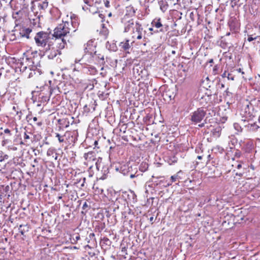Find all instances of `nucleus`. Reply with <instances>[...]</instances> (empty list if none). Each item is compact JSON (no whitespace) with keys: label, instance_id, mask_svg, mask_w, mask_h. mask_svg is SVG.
<instances>
[{"label":"nucleus","instance_id":"obj_41","mask_svg":"<svg viewBox=\"0 0 260 260\" xmlns=\"http://www.w3.org/2000/svg\"><path fill=\"white\" fill-rule=\"evenodd\" d=\"M75 238H76V240H78L80 239V236H76Z\"/></svg>","mask_w":260,"mask_h":260},{"label":"nucleus","instance_id":"obj_42","mask_svg":"<svg viewBox=\"0 0 260 260\" xmlns=\"http://www.w3.org/2000/svg\"><path fill=\"white\" fill-rule=\"evenodd\" d=\"M198 159H201L202 158V156L199 155L197 157Z\"/></svg>","mask_w":260,"mask_h":260},{"label":"nucleus","instance_id":"obj_40","mask_svg":"<svg viewBox=\"0 0 260 260\" xmlns=\"http://www.w3.org/2000/svg\"><path fill=\"white\" fill-rule=\"evenodd\" d=\"M241 167H242L241 165L239 164H238V165H237V168H238V169H240V168H241Z\"/></svg>","mask_w":260,"mask_h":260},{"label":"nucleus","instance_id":"obj_32","mask_svg":"<svg viewBox=\"0 0 260 260\" xmlns=\"http://www.w3.org/2000/svg\"><path fill=\"white\" fill-rule=\"evenodd\" d=\"M82 8L84 10H86L88 9V7L85 5L82 6Z\"/></svg>","mask_w":260,"mask_h":260},{"label":"nucleus","instance_id":"obj_48","mask_svg":"<svg viewBox=\"0 0 260 260\" xmlns=\"http://www.w3.org/2000/svg\"><path fill=\"white\" fill-rule=\"evenodd\" d=\"M175 53H176V52H175V51H174V50H173V51H172V53L173 54H175Z\"/></svg>","mask_w":260,"mask_h":260},{"label":"nucleus","instance_id":"obj_49","mask_svg":"<svg viewBox=\"0 0 260 260\" xmlns=\"http://www.w3.org/2000/svg\"><path fill=\"white\" fill-rule=\"evenodd\" d=\"M100 59H102V60H104V56H102L100 58Z\"/></svg>","mask_w":260,"mask_h":260},{"label":"nucleus","instance_id":"obj_47","mask_svg":"<svg viewBox=\"0 0 260 260\" xmlns=\"http://www.w3.org/2000/svg\"><path fill=\"white\" fill-rule=\"evenodd\" d=\"M221 88H224V85L223 84H221Z\"/></svg>","mask_w":260,"mask_h":260},{"label":"nucleus","instance_id":"obj_20","mask_svg":"<svg viewBox=\"0 0 260 260\" xmlns=\"http://www.w3.org/2000/svg\"><path fill=\"white\" fill-rule=\"evenodd\" d=\"M93 157V152H89L84 154V158L86 160L91 159Z\"/></svg>","mask_w":260,"mask_h":260},{"label":"nucleus","instance_id":"obj_15","mask_svg":"<svg viewBox=\"0 0 260 260\" xmlns=\"http://www.w3.org/2000/svg\"><path fill=\"white\" fill-rule=\"evenodd\" d=\"M254 148V144L252 141H249L246 144V151L250 152Z\"/></svg>","mask_w":260,"mask_h":260},{"label":"nucleus","instance_id":"obj_33","mask_svg":"<svg viewBox=\"0 0 260 260\" xmlns=\"http://www.w3.org/2000/svg\"><path fill=\"white\" fill-rule=\"evenodd\" d=\"M222 77H227L226 72H225L224 73H223V74L222 75Z\"/></svg>","mask_w":260,"mask_h":260},{"label":"nucleus","instance_id":"obj_29","mask_svg":"<svg viewBox=\"0 0 260 260\" xmlns=\"http://www.w3.org/2000/svg\"><path fill=\"white\" fill-rule=\"evenodd\" d=\"M105 6L107 7V8H109V6H110V3L108 1H106L105 2Z\"/></svg>","mask_w":260,"mask_h":260},{"label":"nucleus","instance_id":"obj_35","mask_svg":"<svg viewBox=\"0 0 260 260\" xmlns=\"http://www.w3.org/2000/svg\"><path fill=\"white\" fill-rule=\"evenodd\" d=\"M204 126V123H202L201 124H199V126L200 127H202Z\"/></svg>","mask_w":260,"mask_h":260},{"label":"nucleus","instance_id":"obj_5","mask_svg":"<svg viewBox=\"0 0 260 260\" xmlns=\"http://www.w3.org/2000/svg\"><path fill=\"white\" fill-rule=\"evenodd\" d=\"M143 28L142 25L139 23H136L133 27V30L132 37L133 39L141 40L142 39Z\"/></svg>","mask_w":260,"mask_h":260},{"label":"nucleus","instance_id":"obj_27","mask_svg":"<svg viewBox=\"0 0 260 260\" xmlns=\"http://www.w3.org/2000/svg\"><path fill=\"white\" fill-rule=\"evenodd\" d=\"M4 133H5V134H9V135H11V132H10V131L9 129H8V128H6V129H5L4 130Z\"/></svg>","mask_w":260,"mask_h":260},{"label":"nucleus","instance_id":"obj_7","mask_svg":"<svg viewBox=\"0 0 260 260\" xmlns=\"http://www.w3.org/2000/svg\"><path fill=\"white\" fill-rule=\"evenodd\" d=\"M120 171L124 175H128L133 172V167L130 162H127L120 167Z\"/></svg>","mask_w":260,"mask_h":260},{"label":"nucleus","instance_id":"obj_6","mask_svg":"<svg viewBox=\"0 0 260 260\" xmlns=\"http://www.w3.org/2000/svg\"><path fill=\"white\" fill-rule=\"evenodd\" d=\"M122 22L124 25V32L129 31L131 29L133 30V27H134L135 25V24H134L133 19H130L127 20L126 17L125 16L123 18H122Z\"/></svg>","mask_w":260,"mask_h":260},{"label":"nucleus","instance_id":"obj_12","mask_svg":"<svg viewBox=\"0 0 260 260\" xmlns=\"http://www.w3.org/2000/svg\"><path fill=\"white\" fill-rule=\"evenodd\" d=\"M31 32V29L29 28H25L21 30L19 34L21 37H26L27 39H29V35Z\"/></svg>","mask_w":260,"mask_h":260},{"label":"nucleus","instance_id":"obj_34","mask_svg":"<svg viewBox=\"0 0 260 260\" xmlns=\"http://www.w3.org/2000/svg\"><path fill=\"white\" fill-rule=\"evenodd\" d=\"M237 71H238V72H240V73H242V74H244V72H242L241 69L240 68L239 69L237 70Z\"/></svg>","mask_w":260,"mask_h":260},{"label":"nucleus","instance_id":"obj_25","mask_svg":"<svg viewBox=\"0 0 260 260\" xmlns=\"http://www.w3.org/2000/svg\"><path fill=\"white\" fill-rule=\"evenodd\" d=\"M177 176H172L171 177V179L172 182H175L176 180Z\"/></svg>","mask_w":260,"mask_h":260},{"label":"nucleus","instance_id":"obj_21","mask_svg":"<svg viewBox=\"0 0 260 260\" xmlns=\"http://www.w3.org/2000/svg\"><path fill=\"white\" fill-rule=\"evenodd\" d=\"M48 5V2L44 1L42 4H40L39 7H40L41 9H45L47 8Z\"/></svg>","mask_w":260,"mask_h":260},{"label":"nucleus","instance_id":"obj_44","mask_svg":"<svg viewBox=\"0 0 260 260\" xmlns=\"http://www.w3.org/2000/svg\"><path fill=\"white\" fill-rule=\"evenodd\" d=\"M237 126H238V124H234V127L235 128H237Z\"/></svg>","mask_w":260,"mask_h":260},{"label":"nucleus","instance_id":"obj_4","mask_svg":"<svg viewBox=\"0 0 260 260\" xmlns=\"http://www.w3.org/2000/svg\"><path fill=\"white\" fill-rule=\"evenodd\" d=\"M206 114V111L203 108H198L190 114V120L192 122L197 124L201 122Z\"/></svg>","mask_w":260,"mask_h":260},{"label":"nucleus","instance_id":"obj_23","mask_svg":"<svg viewBox=\"0 0 260 260\" xmlns=\"http://www.w3.org/2000/svg\"><path fill=\"white\" fill-rule=\"evenodd\" d=\"M101 161H102V159L101 158L100 160L99 159H98V160L95 163L96 169L98 170H100V168L102 167L101 166Z\"/></svg>","mask_w":260,"mask_h":260},{"label":"nucleus","instance_id":"obj_24","mask_svg":"<svg viewBox=\"0 0 260 260\" xmlns=\"http://www.w3.org/2000/svg\"><path fill=\"white\" fill-rule=\"evenodd\" d=\"M227 78H228L229 80H234V76H231V74L228 73V75H227Z\"/></svg>","mask_w":260,"mask_h":260},{"label":"nucleus","instance_id":"obj_43","mask_svg":"<svg viewBox=\"0 0 260 260\" xmlns=\"http://www.w3.org/2000/svg\"><path fill=\"white\" fill-rule=\"evenodd\" d=\"M33 120H34V121H36L37 120V118L36 117H34L33 118Z\"/></svg>","mask_w":260,"mask_h":260},{"label":"nucleus","instance_id":"obj_13","mask_svg":"<svg viewBox=\"0 0 260 260\" xmlns=\"http://www.w3.org/2000/svg\"><path fill=\"white\" fill-rule=\"evenodd\" d=\"M71 21L70 23L71 24V28H73L72 30L73 32H75L77 29V27L78 26L79 23L77 21V20L75 18L74 19L72 18V17H71Z\"/></svg>","mask_w":260,"mask_h":260},{"label":"nucleus","instance_id":"obj_28","mask_svg":"<svg viewBox=\"0 0 260 260\" xmlns=\"http://www.w3.org/2000/svg\"><path fill=\"white\" fill-rule=\"evenodd\" d=\"M98 16L101 19V21L103 22L104 18V15L102 14H98Z\"/></svg>","mask_w":260,"mask_h":260},{"label":"nucleus","instance_id":"obj_18","mask_svg":"<svg viewBox=\"0 0 260 260\" xmlns=\"http://www.w3.org/2000/svg\"><path fill=\"white\" fill-rule=\"evenodd\" d=\"M101 25H102L103 28L102 30L100 31V33L104 36H107L109 33L108 29L104 27L103 24H102Z\"/></svg>","mask_w":260,"mask_h":260},{"label":"nucleus","instance_id":"obj_9","mask_svg":"<svg viewBox=\"0 0 260 260\" xmlns=\"http://www.w3.org/2000/svg\"><path fill=\"white\" fill-rule=\"evenodd\" d=\"M47 155L48 156L52 157L54 160H57L58 158V154L54 149L50 148L47 150Z\"/></svg>","mask_w":260,"mask_h":260},{"label":"nucleus","instance_id":"obj_37","mask_svg":"<svg viewBox=\"0 0 260 260\" xmlns=\"http://www.w3.org/2000/svg\"><path fill=\"white\" fill-rule=\"evenodd\" d=\"M211 159V155L209 154L208 155V161H210Z\"/></svg>","mask_w":260,"mask_h":260},{"label":"nucleus","instance_id":"obj_31","mask_svg":"<svg viewBox=\"0 0 260 260\" xmlns=\"http://www.w3.org/2000/svg\"><path fill=\"white\" fill-rule=\"evenodd\" d=\"M130 173V177L131 178H134L136 177V175L135 174L133 173V171Z\"/></svg>","mask_w":260,"mask_h":260},{"label":"nucleus","instance_id":"obj_50","mask_svg":"<svg viewBox=\"0 0 260 260\" xmlns=\"http://www.w3.org/2000/svg\"><path fill=\"white\" fill-rule=\"evenodd\" d=\"M213 62V59H211L210 61H209V62Z\"/></svg>","mask_w":260,"mask_h":260},{"label":"nucleus","instance_id":"obj_8","mask_svg":"<svg viewBox=\"0 0 260 260\" xmlns=\"http://www.w3.org/2000/svg\"><path fill=\"white\" fill-rule=\"evenodd\" d=\"M258 123L259 125H258L257 122L249 123L245 125V127L250 131L257 132L258 131V129L260 128V122H258Z\"/></svg>","mask_w":260,"mask_h":260},{"label":"nucleus","instance_id":"obj_38","mask_svg":"<svg viewBox=\"0 0 260 260\" xmlns=\"http://www.w3.org/2000/svg\"><path fill=\"white\" fill-rule=\"evenodd\" d=\"M153 219H154V218H153V217H150V218H149V220H150V222H153Z\"/></svg>","mask_w":260,"mask_h":260},{"label":"nucleus","instance_id":"obj_11","mask_svg":"<svg viewBox=\"0 0 260 260\" xmlns=\"http://www.w3.org/2000/svg\"><path fill=\"white\" fill-rule=\"evenodd\" d=\"M129 42V40H126L125 42H121L119 47L124 51L128 50L131 46Z\"/></svg>","mask_w":260,"mask_h":260},{"label":"nucleus","instance_id":"obj_26","mask_svg":"<svg viewBox=\"0 0 260 260\" xmlns=\"http://www.w3.org/2000/svg\"><path fill=\"white\" fill-rule=\"evenodd\" d=\"M29 139V136L26 133H24V140H26Z\"/></svg>","mask_w":260,"mask_h":260},{"label":"nucleus","instance_id":"obj_30","mask_svg":"<svg viewBox=\"0 0 260 260\" xmlns=\"http://www.w3.org/2000/svg\"><path fill=\"white\" fill-rule=\"evenodd\" d=\"M16 107L15 106H13V110L14 111H15V112H16V114H18L19 113H20V114H21V112L20 111L19 112L18 111H16Z\"/></svg>","mask_w":260,"mask_h":260},{"label":"nucleus","instance_id":"obj_14","mask_svg":"<svg viewBox=\"0 0 260 260\" xmlns=\"http://www.w3.org/2000/svg\"><path fill=\"white\" fill-rule=\"evenodd\" d=\"M19 232L22 235H23L25 233L27 232L29 230V227L27 224L26 225H20L19 228Z\"/></svg>","mask_w":260,"mask_h":260},{"label":"nucleus","instance_id":"obj_17","mask_svg":"<svg viewBox=\"0 0 260 260\" xmlns=\"http://www.w3.org/2000/svg\"><path fill=\"white\" fill-rule=\"evenodd\" d=\"M151 24L153 25V26H154V27H155L157 28H160V27H161L162 26V25L161 24V23L160 22V19H158L157 20H154L152 22Z\"/></svg>","mask_w":260,"mask_h":260},{"label":"nucleus","instance_id":"obj_3","mask_svg":"<svg viewBox=\"0 0 260 260\" xmlns=\"http://www.w3.org/2000/svg\"><path fill=\"white\" fill-rule=\"evenodd\" d=\"M34 39L37 46L44 47V49L47 46L49 42L54 41L53 39L49 38V35L48 33L43 31L38 32Z\"/></svg>","mask_w":260,"mask_h":260},{"label":"nucleus","instance_id":"obj_2","mask_svg":"<svg viewBox=\"0 0 260 260\" xmlns=\"http://www.w3.org/2000/svg\"><path fill=\"white\" fill-rule=\"evenodd\" d=\"M71 30H72V28H71L70 22L62 21V23L58 24L54 29L53 36L55 39L53 40H59L60 42H61V40L62 39H65L64 37L69 34Z\"/></svg>","mask_w":260,"mask_h":260},{"label":"nucleus","instance_id":"obj_52","mask_svg":"<svg viewBox=\"0 0 260 260\" xmlns=\"http://www.w3.org/2000/svg\"><path fill=\"white\" fill-rule=\"evenodd\" d=\"M59 199H61V197H59Z\"/></svg>","mask_w":260,"mask_h":260},{"label":"nucleus","instance_id":"obj_16","mask_svg":"<svg viewBox=\"0 0 260 260\" xmlns=\"http://www.w3.org/2000/svg\"><path fill=\"white\" fill-rule=\"evenodd\" d=\"M148 168V164L146 162H142L140 164V167H139V170L142 172H145L146 171H147Z\"/></svg>","mask_w":260,"mask_h":260},{"label":"nucleus","instance_id":"obj_39","mask_svg":"<svg viewBox=\"0 0 260 260\" xmlns=\"http://www.w3.org/2000/svg\"><path fill=\"white\" fill-rule=\"evenodd\" d=\"M42 124V122H39L37 123V125L38 126H41Z\"/></svg>","mask_w":260,"mask_h":260},{"label":"nucleus","instance_id":"obj_36","mask_svg":"<svg viewBox=\"0 0 260 260\" xmlns=\"http://www.w3.org/2000/svg\"><path fill=\"white\" fill-rule=\"evenodd\" d=\"M236 155L239 157L240 156V152H236Z\"/></svg>","mask_w":260,"mask_h":260},{"label":"nucleus","instance_id":"obj_46","mask_svg":"<svg viewBox=\"0 0 260 260\" xmlns=\"http://www.w3.org/2000/svg\"><path fill=\"white\" fill-rule=\"evenodd\" d=\"M87 205V204L86 203H85L83 205V208H84L85 207H86Z\"/></svg>","mask_w":260,"mask_h":260},{"label":"nucleus","instance_id":"obj_45","mask_svg":"<svg viewBox=\"0 0 260 260\" xmlns=\"http://www.w3.org/2000/svg\"><path fill=\"white\" fill-rule=\"evenodd\" d=\"M149 30L150 31H153V28H152V27H150V28H149Z\"/></svg>","mask_w":260,"mask_h":260},{"label":"nucleus","instance_id":"obj_22","mask_svg":"<svg viewBox=\"0 0 260 260\" xmlns=\"http://www.w3.org/2000/svg\"><path fill=\"white\" fill-rule=\"evenodd\" d=\"M257 37H258L257 36H256L253 37L252 35H248V38H247V41L248 42H251L253 40H256Z\"/></svg>","mask_w":260,"mask_h":260},{"label":"nucleus","instance_id":"obj_53","mask_svg":"<svg viewBox=\"0 0 260 260\" xmlns=\"http://www.w3.org/2000/svg\"><path fill=\"white\" fill-rule=\"evenodd\" d=\"M258 76H259V77H260V74H259V75H258Z\"/></svg>","mask_w":260,"mask_h":260},{"label":"nucleus","instance_id":"obj_10","mask_svg":"<svg viewBox=\"0 0 260 260\" xmlns=\"http://www.w3.org/2000/svg\"><path fill=\"white\" fill-rule=\"evenodd\" d=\"M30 72L29 73L28 78H31L36 75L37 72L40 75V71L38 69L37 66H32L29 69Z\"/></svg>","mask_w":260,"mask_h":260},{"label":"nucleus","instance_id":"obj_1","mask_svg":"<svg viewBox=\"0 0 260 260\" xmlns=\"http://www.w3.org/2000/svg\"><path fill=\"white\" fill-rule=\"evenodd\" d=\"M66 43V39H63L61 40V42H60L59 40L49 42L47 46L45 49L48 57L52 59L57 54H60L59 50L64 48Z\"/></svg>","mask_w":260,"mask_h":260},{"label":"nucleus","instance_id":"obj_51","mask_svg":"<svg viewBox=\"0 0 260 260\" xmlns=\"http://www.w3.org/2000/svg\"><path fill=\"white\" fill-rule=\"evenodd\" d=\"M111 15H112V14H111V13H110L108 14V16H111Z\"/></svg>","mask_w":260,"mask_h":260},{"label":"nucleus","instance_id":"obj_19","mask_svg":"<svg viewBox=\"0 0 260 260\" xmlns=\"http://www.w3.org/2000/svg\"><path fill=\"white\" fill-rule=\"evenodd\" d=\"M55 137L57 138L58 141L59 143H62L64 141V136H61L58 133H56L55 134Z\"/></svg>","mask_w":260,"mask_h":260}]
</instances>
